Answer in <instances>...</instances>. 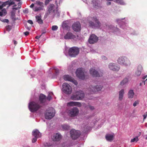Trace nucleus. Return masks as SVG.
Returning <instances> with one entry per match:
<instances>
[{"instance_id":"cd10ccee","label":"nucleus","mask_w":147,"mask_h":147,"mask_svg":"<svg viewBox=\"0 0 147 147\" xmlns=\"http://www.w3.org/2000/svg\"><path fill=\"white\" fill-rule=\"evenodd\" d=\"M113 138L114 136L112 135L107 134L105 136L106 140L109 141H112L113 140Z\"/></svg>"},{"instance_id":"3c124183","label":"nucleus","mask_w":147,"mask_h":147,"mask_svg":"<svg viewBox=\"0 0 147 147\" xmlns=\"http://www.w3.org/2000/svg\"><path fill=\"white\" fill-rule=\"evenodd\" d=\"M29 32L28 31H26V32H24V34L26 36L28 35L29 34Z\"/></svg>"},{"instance_id":"6e6d98bb","label":"nucleus","mask_w":147,"mask_h":147,"mask_svg":"<svg viewBox=\"0 0 147 147\" xmlns=\"http://www.w3.org/2000/svg\"><path fill=\"white\" fill-rule=\"evenodd\" d=\"M55 72L56 74H57L59 73V70L58 69H55Z\"/></svg>"},{"instance_id":"c03bdc74","label":"nucleus","mask_w":147,"mask_h":147,"mask_svg":"<svg viewBox=\"0 0 147 147\" xmlns=\"http://www.w3.org/2000/svg\"><path fill=\"white\" fill-rule=\"evenodd\" d=\"M89 109L91 110H93L94 109V106H91L90 105L88 106Z\"/></svg>"},{"instance_id":"393cba45","label":"nucleus","mask_w":147,"mask_h":147,"mask_svg":"<svg viewBox=\"0 0 147 147\" xmlns=\"http://www.w3.org/2000/svg\"><path fill=\"white\" fill-rule=\"evenodd\" d=\"M124 90L123 89H121L119 92V100L121 101L122 100L124 94Z\"/></svg>"},{"instance_id":"20e7f679","label":"nucleus","mask_w":147,"mask_h":147,"mask_svg":"<svg viewBox=\"0 0 147 147\" xmlns=\"http://www.w3.org/2000/svg\"><path fill=\"white\" fill-rule=\"evenodd\" d=\"M55 110L52 108H50L46 111L45 113V118L46 119H51L55 115Z\"/></svg>"},{"instance_id":"680f3d73","label":"nucleus","mask_w":147,"mask_h":147,"mask_svg":"<svg viewBox=\"0 0 147 147\" xmlns=\"http://www.w3.org/2000/svg\"><path fill=\"white\" fill-rule=\"evenodd\" d=\"M147 77V75L145 76L142 78V79L143 80L145 79Z\"/></svg>"},{"instance_id":"a211bd4d","label":"nucleus","mask_w":147,"mask_h":147,"mask_svg":"<svg viewBox=\"0 0 147 147\" xmlns=\"http://www.w3.org/2000/svg\"><path fill=\"white\" fill-rule=\"evenodd\" d=\"M61 138V135L58 133L54 134L52 138V140L53 141H58L60 140Z\"/></svg>"},{"instance_id":"aec40b11","label":"nucleus","mask_w":147,"mask_h":147,"mask_svg":"<svg viewBox=\"0 0 147 147\" xmlns=\"http://www.w3.org/2000/svg\"><path fill=\"white\" fill-rule=\"evenodd\" d=\"M14 4L15 2H11V1H7L0 5V10L2 9L3 7L6 5H8L9 6H10Z\"/></svg>"},{"instance_id":"a878e982","label":"nucleus","mask_w":147,"mask_h":147,"mask_svg":"<svg viewBox=\"0 0 147 147\" xmlns=\"http://www.w3.org/2000/svg\"><path fill=\"white\" fill-rule=\"evenodd\" d=\"M80 97L78 96L76 94V92L75 93L73 94L71 97V98L73 100H80Z\"/></svg>"},{"instance_id":"052dcab7","label":"nucleus","mask_w":147,"mask_h":147,"mask_svg":"<svg viewBox=\"0 0 147 147\" xmlns=\"http://www.w3.org/2000/svg\"><path fill=\"white\" fill-rule=\"evenodd\" d=\"M147 116V114L146 115H143V117H144V119H143L144 120L145 119H146V116Z\"/></svg>"},{"instance_id":"e433bc0d","label":"nucleus","mask_w":147,"mask_h":147,"mask_svg":"<svg viewBox=\"0 0 147 147\" xmlns=\"http://www.w3.org/2000/svg\"><path fill=\"white\" fill-rule=\"evenodd\" d=\"M3 13H4V15H5L6 14L7 12L6 10L5 9H3L2 10V11L0 12V16H2L3 15Z\"/></svg>"},{"instance_id":"5fc2aeb1","label":"nucleus","mask_w":147,"mask_h":147,"mask_svg":"<svg viewBox=\"0 0 147 147\" xmlns=\"http://www.w3.org/2000/svg\"><path fill=\"white\" fill-rule=\"evenodd\" d=\"M117 1H118L121 4H122L123 3V2L121 0H117Z\"/></svg>"},{"instance_id":"ddd939ff","label":"nucleus","mask_w":147,"mask_h":147,"mask_svg":"<svg viewBox=\"0 0 147 147\" xmlns=\"http://www.w3.org/2000/svg\"><path fill=\"white\" fill-rule=\"evenodd\" d=\"M98 40V38L95 35H91L89 39L88 42L89 43L93 44L97 42Z\"/></svg>"},{"instance_id":"5701e85b","label":"nucleus","mask_w":147,"mask_h":147,"mask_svg":"<svg viewBox=\"0 0 147 147\" xmlns=\"http://www.w3.org/2000/svg\"><path fill=\"white\" fill-rule=\"evenodd\" d=\"M77 95L80 97V100H81L84 97V94L83 92L81 90L76 91Z\"/></svg>"},{"instance_id":"2f4dec72","label":"nucleus","mask_w":147,"mask_h":147,"mask_svg":"<svg viewBox=\"0 0 147 147\" xmlns=\"http://www.w3.org/2000/svg\"><path fill=\"white\" fill-rule=\"evenodd\" d=\"M36 4L40 6V7H42V8L44 7V4L43 2H40L38 1H36Z\"/></svg>"},{"instance_id":"6ab92c4d","label":"nucleus","mask_w":147,"mask_h":147,"mask_svg":"<svg viewBox=\"0 0 147 147\" xmlns=\"http://www.w3.org/2000/svg\"><path fill=\"white\" fill-rule=\"evenodd\" d=\"M39 100L41 103L46 102V96L42 94H40L39 96Z\"/></svg>"},{"instance_id":"0e129e2a","label":"nucleus","mask_w":147,"mask_h":147,"mask_svg":"<svg viewBox=\"0 0 147 147\" xmlns=\"http://www.w3.org/2000/svg\"><path fill=\"white\" fill-rule=\"evenodd\" d=\"M111 3L110 2H109L107 3V5H110L111 4Z\"/></svg>"},{"instance_id":"ea45409f","label":"nucleus","mask_w":147,"mask_h":147,"mask_svg":"<svg viewBox=\"0 0 147 147\" xmlns=\"http://www.w3.org/2000/svg\"><path fill=\"white\" fill-rule=\"evenodd\" d=\"M139 101L138 100L135 101L133 104V106L134 107L136 106L138 104Z\"/></svg>"},{"instance_id":"a18cd8bd","label":"nucleus","mask_w":147,"mask_h":147,"mask_svg":"<svg viewBox=\"0 0 147 147\" xmlns=\"http://www.w3.org/2000/svg\"><path fill=\"white\" fill-rule=\"evenodd\" d=\"M147 80L146 79L145 81H143L142 83H140V86L142 85V84L144 85L145 84V82Z\"/></svg>"},{"instance_id":"f8f14e48","label":"nucleus","mask_w":147,"mask_h":147,"mask_svg":"<svg viewBox=\"0 0 147 147\" xmlns=\"http://www.w3.org/2000/svg\"><path fill=\"white\" fill-rule=\"evenodd\" d=\"M102 86L100 85H96L95 86H91L89 87L88 90L90 93H92L96 91L100 90L102 88Z\"/></svg>"},{"instance_id":"49530a36","label":"nucleus","mask_w":147,"mask_h":147,"mask_svg":"<svg viewBox=\"0 0 147 147\" xmlns=\"http://www.w3.org/2000/svg\"><path fill=\"white\" fill-rule=\"evenodd\" d=\"M28 22L30 24H33V22L32 20H29L28 21Z\"/></svg>"},{"instance_id":"4be33fe9","label":"nucleus","mask_w":147,"mask_h":147,"mask_svg":"<svg viewBox=\"0 0 147 147\" xmlns=\"http://www.w3.org/2000/svg\"><path fill=\"white\" fill-rule=\"evenodd\" d=\"M142 69V67L141 65H139L138 66L137 70L135 72V75L137 76H140L141 74Z\"/></svg>"},{"instance_id":"f704fd0d","label":"nucleus","mask_w":147,"mask_h":147,"mask_svg":"<svg viewBox=\"0 0 147 147\" xmlns=\"http://www.w3.org/2000/svg\"><path fill=\"white\" fill-rule=\"evenodd\" d=\"M52 93H49L47 97H46V100H47L48 101H50L52 99L51 97V95L53 94Z\"/></svg>"},{"instance_id":"603ef678","label":"nucleus","mask_w":147,"mask_h":147,"mask_svg":"<svg viewBox=\"0 0 147 147\" xmlns=\"http://www.w3.org/2000/svg\"><path fill=\"white\" fill-rule=\"evenodd\" d=\"M3 22H4L8 23L9 20L8 19H5L3 20Z\"/></svg>"},{"instance_id":"dca6fc26","label":"nucleus","mask_w":147,"mask_h":147,"mask_svg":"<svg viewBox=\"0 0 147 147\" xmlns=\"http://www.w3.org/2000/svg\"><path fill=\"white\" fill-rule=\"evenodd\" d=\"M76 38L75 35L70 32H68L64 36V38L65 39H74Z\"/></svg>"},{"instance_id":"bf43d9fd","label":"nucleus","mask_w":147,"mask_h":147,"mask_svg":"<svg viewBox=\"0 0 147 147\" xmlns=\"http://www.w3.org/2000/svg\"><path fill=\"white\" fill-rule=\"evenodd\" d=\"M34 6V4L33 3H32L31 5L30 6V7L31 8H33Z\"/></svg>"},{"instance_id":"473e14b6","label":"nucleus","mask_w":147,"mask_h":147,"mask_svg":"<svg viewBox=\"0 0 147 147\" xmlns=\"http://www.w3.org/2000/svg\"><path fill=\"white\" fill-rule=\"evenodd\" d=\"M62 27L64 29L67 28L68 27V24L66 21L63 22V23Z\"/></svg>"},{"instance_id":"c9c22d12","label":"nucleus","mask_w":147,"mask_h":147,"mask_svg":"<svg viewBox=\"0 0 147 147\" xmlns=\"http://www.w3.org/2000/svg\"><path fill=\"white\" fill-rule=\"evenodd\" d=\"M138 136H137L136 137L134 138L133 139H132L131 140V142H137L138 140Z\"/></svg>"},{"instance_id":"b1692460","label":"nucleus","mask_w":147,"mask_h":147,"mask_svg":"<svg viewBox=\"0 0 147 147\" xmlns=\"http://www.w3.org/2000/svg\"><path fill=\"white\" fill-rule=\"evenodd\" d=\"M36 21L39 24H42L43 23V20L41 19V15L39 16H35Z\"/></svg>"},{"instance_id":"13d9d810","label":"nucleus","mask_w":147,"mask_h":147,"mask_svg":"<svg viewBox=\"0 0 147 147\" xmlns=\"http://www.w3.org/2000/svg\"><path fill=\"white\" fill-rule=\"evenodd\" d=\"M13 42H14V44L15 45H16L17 44V42L15 40H13Z\"/></svg>"},{"instance_id":"f257e3e1","label":"nucleus","mask_w":147,"mask_h":147,"mask_svg":"<svg viewBox=\"0 0 147 147\" xmlns=\"http://www.w3.org/2000/svg\"><path fill=\"white\" fill-rule=\"evenodd\" d=\"M52 15L53 16L59 17L60 15V13L59 12L57 8L55 9V5L53 4H50L47 7V12L45 15V17L46 18L49 15Z\"/></svg>"},{"instance_id":"09e8293b","label":"nucleus","mask_w":147,"mask_h":147,"mask_svg":"<svg viewBox=\"0 0 147 147\" xmlns=\"http://www.w3.org/2000/svg\"><path fill=\"white\" fill-rule=\"evenodd\" d=\"M71 82H73L74 84L76 85H77L78 84L77 82L76 81L74 80V79H73V80Z\"/></svg>"},{"instance_id":"4468645a","label":"nucleus","mask_w":147,"mask_h":147,"mask_svg":"<svg viewBox=\"0 0 147 147\" xmlns=\"http://www.w3.org/2000/svg\"><path fill=\"white\" fill-rule=\"evenodd\" d=\"M72 27L73 29L76 32H79L81 30V25L79 22H75L72 25Z\"/></svg>"},{"instance_id":"f3484780","label":"nucleus","mask_w":147,"mask_h":147,"mask_svg":"<svg viewBox=\"0 0 147 147\" xmlns=\"http://www.w3.org/2000/svg\"><path fill=\"white\" fill-rule=\"evenodd\" d=\"M67 105L68 106H76L81 107L82 105L80 102L72 101L67 103Z\"/></svg>"},{"instance_id":"c756f323","label":"nucleus","mask_w":147,"mask_h":147,"mask_svg":"<svg viewBox=\"0 0 147 147\" xmlns=\"http://www.w3.org/2000/svg\"><path fill=\"white\" fill-rule=\"evenodd\" d=\"M128 82V79L127 78H124L120 83V85L121 86H123Z\"/></svg>"},{"instance_id":"37998d69","label":"nucleus","mask_w":147,"mask_h":147,"mask_svg":"<svg viewBox=\"0 0 147 147\" xmlns=\"http://www.w3.org/2000/svg\"><path fill=\"white\" fill-rule=\"evenodd\" d=\"M52 0H46L45 1V5H47Z\"/></svg>"},{"instance_id":"2eb2a0df","label":"nucleus","mask_w":147,"mask_h":147,"mask_svg":"<svg viewBox=\"0 0 147 147\" xmlns=\"http://www.w3.org/2000/svg\"><path fill=\"white\" fill-rule=\"evenodd\" d=\"M109 67L110 69L114 71H118L120 69L119 66H117L116 64L113 63L109 64Z\"/></svg>"},{"instance_id":"72a5a7b5","label":"nucleus","mask_w":147,"mask_h":147,"mask_svg":"<svg viewBox=\"0 0 147 147\" xmlns=\"http://www.w3.org/2000/svg\"><path fill=\"white\" fill-rule=\"evenodd\" d=\"M43 9V8H42V7H35L34 9H33L34 11H38L40 10H42Z\"/></svg>"},{"instance_id":"7ed1b4c3","label":"nucleus","mask_w":147,"mask_h":147,"mask_svg":"<svg viewBox=\"0 0 147 147\" xmlns=\"http://www.w3.org/2000/svg\"><path fill=\"white\" fill-rule=\"evenodd\" d=\"M41 107L38 102L34 101L30 102L29 104V108L32 112H34L38 110Z\"/></svg>"},{"instance_id":"9d476101","label":"nucleus","mask_w":147,"mask_h":147,"mask_svg":"<svg viewBox=\"0 0 147 147\" xmlns=\"http://www.w3.org/2000/svg\"><path fill=\"white\" fill-rule=\"evenodd\" d=\"M90 74L93 77H99L102 76L103 73L102 71L98 72L93 68H91L90 70Z\"/></svg>"},{"instance_id":"4c0bfd02","label":"nucleus","mask_w":147,"mask_h":147,"mask_svg":"<svg viewBox=\"0 0 147 147\" xmlns=\"http://www.w3.org/2000/svg\"><path fill=\"white\" fill-rule=\"evenodd\" d=\"M62 127L63 129L65 130H67L69 129V126L67 125H62Z\"/></svg>"},{"instance_id":"1a4fd4ad","label":"nucleus","mask_w":147,"mask_h":147,"mask_svg":"<svg viewBox=\"0 0 147 147\" xmlns=\"http://www.w3.org/2000/svg\"><path fill=\"white\" fill-rule=\"evenodd\" d=\"M79 113L78 108L74 107L69 110L68 112L69 115L71 117H74L78 115Z\"/></svg>"},{"instance_id":"f03ea898","label":"nucleus","mask_w":147,"mask_h":147,"mask_svg":"<svg viewBox=\"0 0 147 147\" xmlns=\"http://www.w3.org/2000/svg\"><path fill=\"white\" fill-rule=\"evenodd\" d=\"M76 74L77 76L80 79L82 80H84L87 78L88 76L87 73L86 72L84 69L82 68H80L78 69L76 71Z\"/></svg>"},{"instance_id":"412c9836","label":"nucleus","mask_w":147,"mask_h":147,"mask_svg":"<svg viewBox=\"0 0 147 147\" xmlns=\"http://www.w3.org/2000/svg\"><path fill=\"white\" fill-rule=\"evenodd\" d=\"M32 134L35 137L38 138L40 137L41 136V134L37 129H35L32 132Z\"/></svg>"},{"instance_id":"79ce46f5","label":"nucleus","mask_w":147,"mask_h":147,"mask_svg":"<svg viewBox=\"0 0 147 147\" xmlns=\"http://www.w3.org/2000/svg\"><path fill=\"white\" fill-rule=\"evenodd\" d=\"M6 28L7 30L8 31H9L11 29V26H7Z\"/></svg>"},{"instance_id":"338daca9","label":"nucleus","mask_w":147,"mask_h":147,"mask_svg":"<svg viewBox=\"0 0 147 147\" xmlns=\"http://www.w3.org/2000/svg\"><path fill=\"white\" fill-rule=\"evenodd\" d=\"M16 1H18H18H20V0H16Z\"/></svg>"},{"instance_id":"69168bd1","label":"nucleus","mask_w":147,"mask_h":147,"mask_svg":"<svg viewBox=\"0 0 147 147\" xmlns=\"http://www.w3.org/2000/svg\"><path fill=\"white\" fill-rule=\"evenodd\" d=\"M17 6V5H14L13 6V7H15L16 6Z\"/></svg>"},{"instance_id":"e2e57ef3","label":"nucleus","mask_w":147,"mask_h":147,"mask_svg":"<svg viewBox=\"0 0 147 147\" xmlns=\"http://www.w3.org/2000/svg\"><path fill=\"white\" fill-rule=\"evenodd\" d=\"M18 7H14L13 8V9H15V10H17L18 9Z\"/></svg>"},{"instance_id":"bb28decb","label":"nucleus","mask_w":147,"mask_h":147,"mask_svg":"<svg viewBox=\"0 0 147 147\" xmlns=\"http://www.w3.org/2000/svg\"><path fill=\"white\" fill-rule=\"evenodd\" d=\"M134 94L133 90H130L128 92L127 95L129 98H133Z\"/></svg>"},{"instance_id":"9b49d317","label":"nucleus","mask_w":147,"mask_h":147,"mask_svg":"<svg viewBox=\"0 0 147 147\" xmlns=\"http://www.w3.org/2000/svg\"><path fill=\"white\" fill-rule=\"evenodd\" d=\"M71 136L73 140H76L80 136V133L79 131L75 129H72L70 131Z\"/></svg>"},{"instance_id":"774afa93","label":"nucleus","mask_w":147,"mask_h":147,"mask_svg":"<svg viewBox=\"0 0 147 147\" xmlns=\"http://www.w3.org/2000/svg\"><path fill=\"white\" fill-rule=\"evenodd\" d=\"M45 32H46L45 31V32H42V34H43V33H45Z\"/></svg>"},{"instance_id":"a19ab883","label":"nucleus","mask_w":147,"mask_h":147,"mask_svg":"<svg viewBox=\"0 0 147 147\" xmlns=\"http://www.w3.org/2000/svg\"><path fill=\"white\" fill-rule=\"evenodd\" d=\"M37 138V137H35L34 138L32 139V143H34V142H36L37 141V138Z\"/></svg>"},{"instance_id":"8fccbe9b","label":"nucleus","mask_w":147,"mask_h":147,"mask_svg":"<svg viewBox=\"0 0 147 147\" xmlns=\"http://www.w3.org/2000/svg\"><path fill=\"white\" fill-rule=\"evenodd\" d=\"M25 27L28 30H30V27L28 26L27 25H25Z\"/></svg>"},{"instance_id":"de8ad7c7","label":"nucleus","mask_w":147,"mask_h":147,"mask_svg":"<svg viewBox=\"0 0 147 147\" xmlns=\"http://www.w3.org/2000/svg\"><path fill=\"white\" fill-rule=\"evenodd\" d=\"M18 8L19 9H20L21 8V5L22 4L21 2H19L18 3Z\"/></svg>"},{"instance_id":"58836bf2","label":"nucleus","mask_w":147,"mask_h":147,"mask_svg":"<svg viewBox=\"0 0 147 147\" xmlns=\"http://www.w3.org/2000/svg\"><path fill=\"white\" fill-rule=\"evenodd\" d=\"M58 29V27L57 26H53L52 27V30L53 31L56 30Z\"/></svg>"},{"instance_id":"423d86ee","label":"nucleus","mask_w":147,"mask_h":147,"mask_svg":"<svg viewBox=\"0 0 147 147\" xmlns=\"http://www.w3.org/2000/svg\"><path fill=\"white\" fill-rule=\"evenodd\" d=\"M91 19L95 21L96 23H94L91 21H89L88 23L90 26L93 28H99L100 26L101 23L97 19L96 16L91 17Z\"/></svg>"},{"instance_id":"6e6552de","label":"nucleus","mask_w":147,"mask_h":147,"mask_svg":"<svg viewBox=\"0 0 147 147\" xmlns=\"http://www.w3.org/2000/svg\"><path fill=\"white\" fill-rule=\"evenodd\" d=\"M63 92L66 94H71L72 89L70 85L67 83H63L62 86Z\"/></svg>"},{"instance_id":"c85d7f7f","label":"nucleus","mask_w":147,"mask_h":147,"mask_svg":"<svg viewBox=\"0 0 147 147\" xmlns=\"http://www.w3.org/2000/svg\"><path fill=\"white\" fill-rule=\"evenodd\" d=\"M63 78L65 80L69 81H72L73 80L72 78L68 75H65L64 76Z\"/></svg>"},{"instance_id":"39448f33","label":"nucleus","mask_w":147,"mask_h":147,"mask_svg":"<svg viewBox=\"0 0 147 147\" xmlns=\"http://www.w3.org/2000/svg\"><path fill=\"white\" fill-rule=\"evenodd\" d=\"M79 49L76 47H73L70 48L68 53L71 57H75L79 53Z\"/></svg>"},{"instance_id":"0eeeda50","label":"nucleus","mask_w":147,"mask_h":147,"mask_svg":"<svg viewBox=\"0 0 147 147\" xmlns=\"http://www.w3.org/2000/svg\"><path fill=\"white\" fill-rule=\"evenodd\" d=\"M117 62L119 64L125 66L129 65L131 64L130 60L127 57L124 56L119 57L118 59Z\"/></svg>"},{"instance_id":"4d7b16f0","label":"nucleus","mask_w":147,"mask_h":147,"mask_svg":"<svg viewBox=\"0 0 147 147\" xmlns=\"http://www.w3.org/2000/svg\"><path fill=\"white\" fill-rule=\"evenodd\" d=\"M41 36V35H40L39 36H36L35 37V38L36 39H38Z\"/></svg>"},{"instance_id":"7c9ffc66","label":"nucleus","mask_w":147,"mask_h":147,"mask_svg":"<svg viewBox=\"0 0 147 147\" xmlns=\"http://www.w3.org/2000/svg\"><path fill=\"white\" fill-rule=\"evenodd\" d=\"M11 18L12 19L15 20L16 19L15 17V11H12L11 12Z\"/></svg>"},{"instance_id":"864d4df0","label":"nucleus","mask_w":147,"mask_h":147,"mask_svg":"<svg viewBox=\"0 0 147 147\" xmlns=\"http://www.w3.org/2000/svg\"><path fill=\"white\" fill-rule=\"evenodd\" d=\"M102 59L104 60H106L107 58L105 56H103L102 57Z\"/></svg>"}]
</instances>
